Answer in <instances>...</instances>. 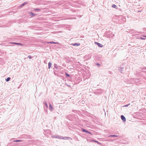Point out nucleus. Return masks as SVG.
<instances>
[{
  "mask_svg": "<svg viewBox=\"0 0 146 146\" xmlns=\"http://www.w3.org/2000/svg\"><path fill=\"white\" fill-rule=\"evenodd\" d=\"M53 137L54 138H59L60 139H66L68 138V137H62L60 136H53Z\"/></svg>",
  "mask_w": 146,
  "mask_h": 146,
  "instance_id": "1",
  "label": "nucleus"
},
{
  "mask_svg": "<svg viewBox=\"0 0 146 146\" xmlns=\"http://www.w3.org/2000/svg\"><path fill=\"white\" fill-rule=\"evenodd\" d=\"M121 117V119L123 122H125L126 121V119L124 116L122 115Z\"/></svg>",
  "mask_w": 146,
  "mask_h": 146,
  "instance_id": "2",
  "label": "nucleus"
},
{
  "mask_svg": "<svg viewBox=\"0 0 146 146\" xmlns=\"http://www.w3.org/2000/svg\"><path fill=\"white\" fill-rule=\"evenodd\" d=\"M82 131L84 132H87V133H89V134H91V132H89L88 131H87L86 130V129H82Z\"/></svg>",
  "mask_w": 146,
  "mask_h": 146,
  "instance_id": "3",
  "label": "nucleus"
},
{
  "mask_svg": "<svg viewBox=\"0 0 146 146\" xmlns=\"http://www.w3.org/2000/svg\"><path fill=\"white\" fill-rule=\"evenodd\" d=\"M49 109L51 111L53 109L52 106L50 104H49Z\"/></svg>",
  "mask_w": 146,
  "mask_h": 146,
  "instance_id": "4",
  "label": "nucleus"
},
{
  "mask_svg": "<svg viewBox=\"0 0 146 146\" xmlns=\"http://www.w3.org/2000/svg\"><path fill=\"white\" fill-rule=\"evenodd\" d=\"M29 14H30V16L31 17H32L33 16H35V15L32 12H29Z\"/></svg>",
  "mask_w": 146,
  "mask_h": 146,
  "instance_id": "5",
  "label": "nucleus"
},
{
  "mask_svg": "<svg viewBox=\"0 0 146 146\" xmlns=\"http://www.w3.org/2000/svg\"><path fill=\"white\" fill-rule=\"evenodd\" d=\"M10 43L13 44H16L19 45H22V44L20 43H18L16 42H11Z\"/></svg>",
  "mask_w": 146,
  "mask_h": 146,
  "instance_id": "6",
  "label": "nucleus"
},
{
  "mask_svg": "<svg viewBox=\"0 0 146 146\" xmlns=\"http://www.w3.org/2000/svg\"><path fill=\"white\" fill-rule=\"evenodd\" d=\"M52 65V64L50 62H49L48 63V68L49 69H50V68L51 67V66Z\"/></svg>",
  "mask_w": 146,
  "mask_h": 146,
  "instance_id": "7",
  "label": "nucleus"
},
{
  "mask_svg": "<svg viewBox=\"0 0 146 146\" xmlns=\"http://www.w3.org/2000/svg\"><path fill=\"white\" fill-rule=\"evenodd\" d=\"M99 46V47H102L103 46H102V45L99 43H96Z\"/></svg>",
  "mask_w": 146,
  "mask_h": 146,
  "instance_id": "8",
  "label": "nucleus"
},
{
  "mask_svg": "<svg viewBox=\"0 0 146 146\" xmlns=\"http://www.w3.org/2000/svg\"><path fill=\"white\" fill-rule=\"evenodd\" d=\"M10 79L11 78H10L8 77L6 79V80L7 82H8L10 80Z\"/></svg>",
  "mask_w": 146,
  "mask_h": 146,
  "instance_id": "9",
  "label": "nucleus"
},
{
  "mask_svg": "<svg viewBox=\"0 0 146 146\" xmlns=\"http://www.w3.org/2000/svg\"><path fill=\"white\" fill-rule=\"evenodd\" d=\"M27 3L26 2H25L23 3L21 5V7H22L25 5H26L27 4Z\"/></svg>",
  "mask_w": 146,
  "mask_h": 146,
  "instance_id": "10",
  "label": "nucleus"
},
{
  "mask_svg": "<svg viewBox=\"0 0 146 146\" xmlns=\"http://www.w3.org/2000/svg\"><path fill=\"white\" fill-rule=\"evenodd\" d=\"M112 7H113L114 8H115L117 9V6L116 5H114V4L113 5H112Z\"/></svg>",
  "mask_w": 146,
  "mask_h": 146,
  "instance_id": "11",
  "label": "nucleus"
},
{
  "mask_svg": "<svg viewBox=\"0 0 146 146\" xmlns=\"http://www.w3.org/2000/svg\"><path fill=\"white\" fill-rule=\"evenodd\" d=\"M48 43H51V44H57V43H58L57 42H48Z\"/></svg>",
  "mask_w": 146,
  "mask_h": 146,
  "instance_id": "12",
  "label": "nucleus"
},
{
  "mask_svg": "<svg viewBox=\"0 0 146 146\" xmlns=\"http://www.w3.org/2000/svg\"><path fill=\"white\" fill-rule=\"evenodd\" d=\"M117 135H110L109 136V137H117Z\"/></svg>",
  "mask_w": 146,
  "mask_h": 146,
  "instance_id": "13",
  "label": "nucleus"
},
{
  "mask_svg": "<svg viewBox=\"0 0 146 146\" xmlns=\"http://www.w3.org/2000/svg\"><path fill=\"white\" fill-rule=\"evenodd\" d=\"M73 45L74 46H75V45H78H78H80V44H78L77 43H76L74 44H73Z\"/></svg>",
  "mask_w": 146,
  "mask_h": 146,
  "instance_id": "14",
  "label": "nucleus"
},
{
  "mask_svg": "<svg viewBox=\"0 0 146 146\" xmlns=\"http://www.w3.org/2000/svg\"><path fill=\"white\" fill-rule=\"evenodd\" d=\"M34 10L35 11H36V10L40 11V10L39 9H35Z\"/></svg>",
  "mask_w": 146,
  "mask_h": 146,
  "instance_id": "15",
  "label": "nucleus"
},
{
  "mask_svg": "<svg viewBox=\"0 0 146 146\" xmlns=\"http://www.w3.org/2000/svg\"><path fill=\"white\" fill-rule=\"evenodd\" d=\"M45 105L46 106V107L47 108L48 107V105L46 103H45Z\"/></svg>",
  "mask_w": 146,
  "mask_h": 146,
  "instance_id": "16",
  "label": "nucleus"
},
{
  "mask_svg": "<svg viewBox=\"0 0 146 146\" xmlns=\"http://www.w3.org/2000/svg\"><path fill=\"white\" fill-rule=\"evenodd\" d=\"M21 141V140H18L16 141H15L16 142H20V141Z\"/></svg>",
  "mask_w": 146,
  "mask_h": 146,
  "instance_id": "17",
  "label": "nucleus"
},
{
  "mask_svg": "<svg viewBox=\"0 0 146 146\" xmlns=\"http://www.w3.org/2000/svg\"><path fill=\"white\" fill-rule=\"evenodd\" d=\"M140 38L141 39H142V40H145V39L143 38L142 37H141Z\"/></svg>",
  "mask_w": 146,
  "mask_h": 146,
  "instance_id": "18",
  "label": "nucleus"
},
{
  "mask_svg": "<svg viewBox=\"0 0 146 146\" xmlns=\"http://www.w3.org/2000/svg\"><path fill=\"white\" fill-rule=\"evenodd\" d=\"M28 57H29L30 59H31V58H32V57H31V56H28Z\"/></svg>",
  "mask_w": 146,
  "mask_h": 146,
  "instance_id": "19",
  "label": "nucleus"
},
{
  "mask_svg": "<svg viewBox=\"0 0 146 146\" xmlns=\"http://www.w3.org/2000/svg\"><path fill=\"white\" fill-rule=\"evenodd\" d=\"M97 143L98 144H100V145H101V144L99 142H98V141L97 142Z\"/></svg>",
  "mask_w": 146,
  "mask_h": 146,
  "instance_id": "20",
  "label": "nucleus"
},
{
  "mask_svg": "<svg viewBox=\"0 0 146 146\" xmlns=\"http://www.w3.org/2000/svg\"><path fill=\"white\" fill-rule=\"evenodd\" d=\"M66 75L67 76H69V75L68 74H66Z\"/></svg>",
  "mask_w": 146,
  "mask_h": 146,
  "instance_id": "21",
  "label": "nucleus"
},
{
  "mask_svg": "<svg viewBox=\"0 0 146 146\" xmlns=\"http://www.w3.org/2000/svg\"><path fill=\"white\" fill-rule=\"evenodd\" d=\"M94 141L95 142H96L97 143V142H98L97 141Z\"/></svg>",
  "mask_w": 146,
  "mask_h": 146,
  "instance_id": "22",
  "label": "nucleus"
},
{
  "mask_svg": "<svg viewBox=\"0 0 146 146\" xmlns=\"http://www.w3.org/2000/svg\"><path fill=\"white\" fill-rule=\"evenodd\" d=\"M125 106H128V105H126Z\"/></svg>",
  "mask_w": 146,
  "mask_h": 146,
  "instance_id": "23",
  "label": "nucleus"
},
{
  "mask_svg": "<svg viewBox=\"0 0 146 146\" xmlns=\"http://www.w3.org/2000/svg\"><path fill=\"white\" fill-rule=\"evenodd\" d=\"M144 36L145 37H146V36Z\"/></svg>",
  "mask_w": 146,
  "mask_h": 146,
  "instance_id": "24",
  "label": "nucleus"
}]
</instances>
